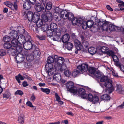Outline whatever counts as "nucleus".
<instances>
[{
  "mask_svg": "<svg viewBox=\"0 0 124 124\" xmlns=\"http://www.w3.org/2000/svg\"><path fill=\"white\" fill-rule=\"evenodd\" d=\"M55 62V59L52 56H49L47 58V62L48 63L45 65V68L46 72L48 74L51 72L53 69V65L51 63Z\"/></svg>",
  "mask_w": 124,
  "mask_h": 124,
  "instance_id": "obj_1",
  "label": "nucleus"
},
{
  "mask_svg": "<svg viewBox=\"0 0 124 124\" xmlns=\"http://www.w3.org/2000/svg\"><path fill=\"white\" fill-rule=\"evenodd\" d=\"M103 85L106 87L105 91L109 94L111 93L115 90V88L112 84V82L109 79H108L105 82H104Z\"/></svg>",
  "mask_w": 124,
  "mask_h": 124,
  "instance_id": "obj_2",
  "label": "nucleus"
},
{
  "mask_svg": "<svg viewBox=\"0 0 124 124\" xmlns=\"http://www.w3.org/2000/svg\"><path fill=\"white\" fill-rule=\"evenodd\" d=\"M67 91L70 93H77L78 92V87L75 86L74 83L71 81L68 82L66 84Z\"/></svg>",
  "mask_w": 124,
  "mask_h": 124,
  "instance_id": "obj_3",
  "label": "nucleus"
},
{
  "mask_svg": "<svg viewBox=\"0 0 124 124\" xmlns=\"http://www.w3.org/2000/svg\"><path fill=\"white\" fill-rule=\"evenodd\" d=\"M55 59V62L56 64L57 65V67L54 66L55 68L57 70H58V66H61L62 64H63L65 61L64 58L62 57L58 56L57 55L54 56Z\"/></svg>",
  "mask_w": 124,
  "mask_h": 124,
  "instance_id": "obj_4",
  "label": "nucleus"
},
{
  "mask_svg": "<svg viewBox=\"0 0 124 124\" xmlns=\"http://www.w3.org/2000/svg\"><path fill=\"white\" fill-rule=\"evenodd\" d=\"M31 40H27L24 43L23 47L26 50H30L33 49L36 46L33 44L31 42Z\"/></svg>",
  "mask_w": 124,
  "mask_h": 124,
  "instance_id": "obj_5",
  "label": "nucleus"
},
{
  "mask_svg": "<svg viewBox=\"0 0 124 124\" xmlns=\"http://www.w3.org/2000/svg\"><path fill=\"white\" fill-rule=\"evenodd\" d=\"M23 15V17L24 19H28L29 21H31L32 20L33 15V12L31 11H29L26 13V12H24Z\"/></svg>",
  "mask_w": 124,
  "mask_h": 124,
  "instance_id": "obj_6",
  "label": "nucleus"
},
{
  "mask_svg": "<svg viewBox=\"0 0 124 124\" xmlns=\"http://www.w3.org/2000/svg\"><path fill=\"white\" fill-rule=\"evenodd\" d=\"M32 50H33V51L31 53L32 55L34 56L35 58H39L41 54V53L39 50V48L37 46H36Z\"/></svg>",
  "mask_w": 124,
  "mask_h": 124,
  "instance_id": "obj_7",
  "label": "nucleus"
},
{
  "mask_svg": "<svg viewBox=\"0 0 124 124\" xmlns=\"http://www.w3.org/2000/svg\"><path fill=\"white\" fill-rule=\"evenodd\" d=\"M78 25L79 26H81L82 29H85V25H86V21L84 19L83 17H79L78 18Z\"/></svg>",
  "mask_w": 124,
  "mask_h": 124,
  "instance_id": "obj_8",
  "label": "nucleus"
},
{
  "mask_svg": "<svg viewBox=\"0 0 124 124\" xmlns=\"http://www.w3.org/2000/svg\"><path fill=\"white\" fill-rule=\"evenodd\" d=\"M45 5H41L39 3H36L35 6V8L36 10L38 12H41L42 11H43V13L45 11V9L44 7Z\"/></svg>",
  "mask_w": 124,
  "mask_h": 124,
  "instance_id": "obj_9",
  "label": "nucleus"
},
{
  "mask_svg": "<svg viewBox=\"0 0 124 124\" xmlns=\"http://www.w3.org/2000/svg\"><path fill=\"white\" fill-rule=\"evenodd\" d=\"M108 29L110 31H120L121 29L120 27H118L113 24H110L109 25Z\"/></svg>",
  "mask_w": 124,
  "mask_h": 124,
  "instance_id": "obj_10",
  "label": "nucleus"
},
{
  "mask_svg": "<svg viewBox=\"0 0 124 124\" xmlns=\"http://www.w3.org/2000/svg\"><path fill=\"white\" fill-rule=\"evenodd\" d=\"M88 65L84 63H83L81 65L78 66L77 69L80 70L81 72H83V71L84 72H86L88 70Z\"/></svg>",
  "mask_w": 124,
  "mask_h": 124,
  "instance_id": "obj_11",
  "label": "nucleus"
},
{
  "mask_svg": "<svg viewBox=\"0 0 124 124\" xmlns=\"http://www.w3.org/2000/svg\"><path fill=\"white\" fill-rule=\"evenodd\" d=\"M80 95L81 97L83 99H85L87 97L86 93L85 90L83 88H79L78 90V92Z\"/></svg>",
  "mask_w": 124,
  "mask_h": 124,
  "instance_id": "obj_12",
  "label": "nucleus"
},
{
  "mask_svg": "<svg viewBox=\"0 0 124 124\" xmlns=\"http://www.w3.org/2000/svg\"><path fill=\"white\" fill-rule=\"evenodd\" d=\"M15 59L17 62H22L24 60V56L23 55L20 53H18L15 57Z\"/></svg>",
  "mask_w": 124,
  "mask_h": 124,
  "instance_id": "obj_13",
  "label": "nucleus"
},
{
  "mask_svg": "<svg viewBox=\"0 0 124 124\" xmlns=\"http://www.w3.org/2000/svg\"><path fill=\"white\" fill-rule=\"evenodd\" d=\"M40 14L38 12H34L33 15L32 21L35 23H37L39 19ZM38 23V22H37Z\"/></svg>",
  "mask_w": 124,
  "mask_h": 124,
  "instance_id": "obj_14",
  "label": "nucleus"
},
{
  "mask_svg": "<svg viewBox=\"0 0 124 124\" xmlns=\"http://www.w3.org/2000/svg\"><path fill=\"white\" fill-rule=\"evenodd\" d=\"M70 36L68 33H66L62 36L61 40L64 43L68 42L70 39Z\"/></svg>",
  "mask_w": 124,
  "mask_h": 124,
  "instance_id": "obj_15",
  "label": "nucleus"
},
{
  "mask_svg": "<svg viewBox=\"0 0 124 124\" xmlns=\"http://www.w3.org/2000/svg\"><path fill=\"white\" fill-rule=\"evenodd\" d=\"M17 40L20 44H23L26 42L25 37L22 34H20L19 35Z\"/></svg>",
  "mask_w": 124,
  "mask_h": 124,
  "instance_id": "obj_16",
  "label": "nucleus"
},
{
  "mask_svg": "<svg viewBox=\"0 0 124 124\" xmlns=\"http://www.w3.org/2000/svg\"><path fill=\"white\" fill-rule=\"evenodd\" d=\"M74 43L77 50H79L82 49V45L78 40H75L74 41Z\"/></svg>",
  "mask_w": 124,
  "mask_h": 124,
  "instance_id": "obj_17",
  "label": "nucleus"
},
{
  "mask_svg": "<svg viewBox=\"0 0 124 124\" xmlns=\"http://www.w3.org/2000/svg\"><path fill=\"white\" fill-rule=\"evenodd\" d=\"M74 43L77 50H79L82 49V45L78 40H75L74 41Z\"/></svg>",
  "mask_w": 124,
  "mask_h": 124,
  "instance_id": "obj_18",
  "label": "nucleus"
},
{
  "mask_svg": "<svg viewBox=\"0 0 124 124\" xmlns=\"http://www.w3.org/2000/svg\"><path fill=\"white\" fill-rule=\"evenodd\" d=\"M25 31L23 26L21 25L17 27L16 31L18 33H19V34H24Z\"/></svg>",
  "mask_w": 124,
  "mask_h": 124,
  "instance_id": "obj_19",
  "label": "nucleus"
},
{
  "mask_svg": "<svg viewBox=\"0 0 124 124\" xmlns=\"http://www.w3.org/2000/svg\"><path fill=\"white\" fill-rule=\"evenodd\" d=\"M61 78V76L59 73L55 74L53 77V79H55L57 82L60 81Z\"/></svg>",
  "mask_w": 124,
  "mask_h": 124,
  "instance_id": "obj_20",
  "label": "nucleus"
},
{
  "mask_svg": "<svg viewBox=\"0 0 124 124\" xmlns=\"http://www.w3.org/2000/svg\"><path fill=\"white\" fill-rule=\"evenodd\" d=\"M23 7L25 9L28 10L30 9L31 8V5L26 0L24 2Z\"/></svg>",
  "mask_w": 124,
  "mask_h": 124,
  "instance_id": "obj_21",
  "label": "nucleus"
},
{
  "mask_svg": "<svg viewBox=\"0 0 124 124\" xmlns=\"http://www.w3.org/2000/svg\"><path fill=\"white\" fill-rule=\"evenodd\" d=\"M109 25V23L108 22L105 21V23H104L103 26L101 27V29L103 31H107Z\"/></svg>",
  "mask_w": 124,
  "mask_h": 124,
  "instance_id": "obj_22",
  "label": "nucleus"
},
{
  "mask_svg": "<svg viewBox=\"0 0 124 124\" xmlns=\"http://www.w3.org/2000/svg\"><path fill=\"white\" fill-rule=\"evenodd\" d=\"M65 44V47L69 50H71L72 48L73 45L70 42H67Z\"/></svg>",
  "mask_w": 124,
  "mask_h": 124,
  "instance_id": "obj_23",
  "label": "nucleus"
},
{
  "mask_svg": "<svg viewBox=\"0 0 124 124\" xmlns=\"http://www.w3.org/2000/svg\"><path fill=\"white\" fill-rule=\"evenodd\" d=\"M50 29L53 30V32H56L57 30V26L56 24L54 23H51L50 25Z\"/></svg>",
  "mask_w": 124,
  "mask_h": 124,
  "instance_id": "obj_24",
  "label": "nucleus"
},
{
  "mask_svg": "<svg viewBox=\"0 0 124 124\" xmlns=\"http://www.w3.org/2000/svg\"><path fill=\"white\" fill-rule=\"evenodd\" d=\"M10 35L12 38L16 39L18 35V33L16 31L13 30L10 32Z\"/></svg>",
  "mask_w": 124,
  "mask_h": 124,
  "instance_id": "obj_25",
  "label": "nucleus"
},
{
  "mask_svg": "<svg viewBox=\"0 0 124 124\" xmlns=\"http://www.w3.org/2000/svg\"><path fill=\"white\" fill-rule=\"evenodd\" d=\"M110 99V97L109 95L107 94H104L102 95L101 99L102 100H105L106 101H109Z\"/></svg>",
  "mask_w": 124,
  "mask_h": 124,
  "instance_id": "obj_26",
  "label": "nucleus"
},
{
  "mask_svg": "<svg viewBox=\"0 0 124 124\" xmlns=\"http://www.w3.org/2000/svg\"><path fill=\"white\" fill-rule=\"evenodd\" d=\"M97 50L96 48L93 47H92L88 48L89 52L91 54L93 55L96 52Z\"/></svg>",
  "mask_w": 124,
  "mask_h": 124,
  "instance_id": "obj_27",
  "label": "nucleus"
},
{
  "mask_svg": "<svg viewBox=\"0 0 124 124\" xmlns=\"http://www.w3.org/2000/svg\"><path fill=\"white\" fill-rule=\"evenodd\" d=\"M86 25H85L86 28L87 27L89 28H91L93 26V25L94 24V23L92 21H91L90 20H88L87 22L86 21Z\"/></svg>",
  "mask_w": 124,
  "mask_h": 124,
  "instance_id": "obj_28",
  "label": "nucleus"
},
{
  "mask_svg": "<svg viewBox=\"0 0 124 124\" xmlns=\"http://www.w3.org/2000/svg\"><path fill=\"white\" fill-rule=\"evenodd\" d=\"M20 79L21 80H23L24 79L23 77L20 74H19L17 76L15 77V79L17 81L18 83L20 84L21 83Z\"/></svg>",
  "mask_w": 124,
  "mask_h": 124,
  "instance_id": "obj_29",
  "label": "nucleus"
},
{
  "mask_svg": "<svg viewBox=\"0 0 124 124\" xmlns=\"http://www.w3.org/2000/svg\"><path fill=\"white\" fill-rule=\"evenodd\" d=\"M45 15L47 16L49 19V22H50L52 20L53 16L52 13L50 11H47Z\"/></svg>",
  "mask_w": 124,
  "mask_h": 124,
  "instance_id": "obj_30",
  "label": "nucleus"
},
{
  "mask_svg": "<svg viewBox=\"0 0 124 124\" xmlns=\"http://www.w3.org/2000/svg\"><path fill=\"white\" fill-rule=\"evenodd\" d=\"M18 40L17 39H13L11 41L12 46L15 48L18 45Z\"/></svg>",
  "mask_w": 124,
  "mask_h": 124,
  "instance_id": "obj_31",
  "label": "nucleus"
},
{
  "mask_svg": "<svg viewBox=\"0 0 124 124\" xmlns=\"http://www.w3.org/2000/svg\"><path fill=\"white\" fill-rule=\"evenodd\" d=\"M24 118L23 115L20 114V116L18 117V123L20 124H23L24 123Z\"/></svg>",
  "mask_w": 124,
  "mask_h": 124,
  "instance_id": "obj_32",
  "label": "nucleus"
},
{
  "mask_svg": "<svg viewBox=\"0 0 124 124\" xmlns=\"http://www.w3.org/2000/svg\"><path fill=\"white\" fill-rule=\"evenodd\" d=\"M4 48L6 49H9L12 47L11 44L9 42H6L3 45Z\"/></svg>",
  "mask_w": 124,
  "mask_h": 124,
  "instance_id": "obj_33",
  "label": "nucleus"
},
{
  "mask_svg": "<svg viewBox=\"0 0 124 124\" xmlns=\"http://www.w3.org/2000/svg\"><path fill=\"white\" fill-rule=\"evenodd\" d=\"M56 35L53 36V39L54 41H57L59 39H60V35L61 33H59V35H58V32L57 31L55 32Z\"/></svg>",
  "mask_w": 124,
  "mask_h": 124,
  "instance_id": "obj_34",
  "label": "nucleus"
},
{
  "mask_svg": "<svg viewBox=\"0 0 124 124\" xmlns=\"http://www.w3.org/2000/svg\"><path fill=\"white\" fill-rule=\"evenodd\" d=\"M70 21H71L72 24L74 25H78V18L74 17Z\"/></svg>",
  "mask_w": 124,
  "mask_h": 124,
  "instance_id": "obj_35",
  "label": "nucleus"
},
{
  "mask_svg": "<svg viewBox=\"0 0 124 124\" xmlns=\"http://www.w3.org/2000/svg\"><path fill=\"white\" fill-rule=\"evenodd\" d=\"M89 73L91 74H94L96 71L95 68L93 67H90L88 69Z\"/></svg>",
  "mask_w": 124,
  "mask_h": 124,
  "instance_id": "obj_36",
  "label": "nucleus"
},
{
  "mask_svg": "<svg viewBox=\"0 0 124 124\" xmlns=\"http://www.w3.org/2000/svg\"><path fill=\"white\" fill-rule=\"evenodd\" d=\"M10 52L13 56H16L18 53L15 48L12 47L10 49Z\"/></svg>",
  "mask_w": 124,
  "mask_h": 124,
  "instance_id": "obj_37",
  "label": "nucleus"
},
{
  "mask_svg": "<svg viewBox=\"0 0 124 124\" xmlns=\"http://www.w3.org/2000/svg\"><path fill=\"white\" fill-rule=\"evenodd\" d=\"M35 58L34 56L32 55V54L30 55H27L26 56V59L27 61L29 62H31Z\"/></svg>",
  "mask_w": 124,
  "mask_h": 124,
  "instance_id": "obj_38",
  "label": "nucleus"
},
{
  "mask_svg": "<svg viewBox=\"0 0 124 124\" xmlns=\"http://www.w3.org/2000/svg\"><path fill=\"white\" fill-rule=\"evenodd\" d=\"M105 21H103L101 19H100L98 22V26L100 29H101V27L102 26L104 23H105Z\"/></svg>",
  "mask_w": 124,
  "mask_h": 124,
  "instance_id": "obj_39",
  "label": "nucleus"
},
{
  "mask_svg": "<svg viewBox=\"0 0 124 124\" xmlns=\"http://www.w3.org/2000/svg\"><path fill=\"white\" fill-rule=\"evenodd\" d=\"M116 91L118 93H121L123 90V88L120 84H116Z\"/></svg>",
  "mask_w": 124,
  "mask_h": 124,
  "instance_id": "obj_40",
  "label": "nucleus"
},
{
  "mask_svg": "<svg viewBox=\"0 0 124 124\" xmlns=\"http://www.w3.org/2000/svg\"><path fill=\"white\" fill-rule=\"evenodd\" d=\"M41 91L47 94H48L50 92V89L48 88H40Z\"/></svg>",
  "mask_w": 124,
  "mask_h": 124,
  "instance_id": "obj_41",
  "label": "nucleus"
},
{
  "mask_svg": "<svg viewBox=\"0 0 124 124\" xmlns=\"http://www.w3.org/2000/svg\"><path fill=\"white\" fill-rule=\"evenodd\" d=\"M15 48L16 51L18 53L21 52L23 48L22 46L20 45H18L14 48Z\"/></svg>",
  "mask_w": 124,
  "mask_h": 124,
  "instance_id": "obj_42",
  "label": "nucleus"
},
{
  "mask_svg": "<svg viewBox=\"0 0 124 124\" xmlns=\"http://www.w3.org/2000/svg\"><path fill=\"white\" fill-rule=\"evenodd\" d=\"M42 20L43 22H46L47 21L49 22V19L46 15L45 14H42L41 16Z\"/></svg>",
  "mask_w": 124,
  "mask_h": 124,
  "instance_id": "obj_43",
  "label": "nucleus"
},
{
  "mask_svg": "<svg viewBox=\"0 0 124 124\" xmlns=\"http://www.w3.org/2000/svg\"><path fill=\"white\" fill-rule=\"evenodd\" d=\"M106 54H107L109 56H111L112 57H113L115 55V53L114 51L112 50H110L109 49L106 52Z\"/></svg>",
  "mask_w": 124,
  "mask_h": 124,
  "instance_id": "obj_44",
  "label": "nucleus"
},
{
  "mask_svg": "<svg viewBox=\"0 0 124 124\" xmlns=\"http://www.w3.org/2000/svg\"><path fill=\"white\" fill-rule=\"evenodd\" d=\"M11 95V94L10 92L8 91H6L5 93L3 94V98H6L7 99L9 98Z\"/></svg>",
  "mask_w": 124,
  "mask_h": 124,
  "instance_id": "obj_45",
  "label": "nucleus"
},
{
  "mask_svg": "<svg viewBox=\"0 0 124 124\" xmlns=\"http://www.w3.org/2000/svg\"><path fill=\"white\" fill-rule=\"evenodd\" d=\"M80 72V70L79 69H77V70H73L71 75L75 77Z\"/></svg>",
  "mask_w": 124,
  "mask_h": 124,
  "instance_id": "obj_46",
  "label": "nucleus"
},
{
  "mask_svg": "<svg viewBox=\"0 0 124 124\" xmlns=\"http://www.w3.org/2000/svg\"><path fill=\"white\" fill-rule=\"evenodd\" d=\"M93 101H92L93 102V103L95 104L97 103L99 101V99L98 97L96 95L93 96Z\"/></svg>",
  "mask_w": 124,
  "mask_h": 124,
  "instance_id": "obj_47",
  "label": "nucleus"
},
{
  "mask_svg": "<svg viewBox=\"0 0 124 124\" xmlns=\"http://www.w3.org/2000/svg\"><path fill=\"white\" fill-rule=\"evenodd\" d=\"M109 48L106 46H103L101 47L100 49L101 51L104 54H106V52L109 49Z\"/></svg>",
  "mask_w": 124,
  "mask_h": 124,
  "instance_id": "obj_48",
  "label": "nucleus"
},
{
  "mask_svg": "<svg viewBox=\"0 0 124 124\" xmlns=\"http://www.w3.org/2000/svg\"><path fill=\"white\" fill-rule=\"evenodd\" d=\"M53 30L50 29H48L46 31V34L47 36L48 37H51L53 35Z\"/></svg>",
  "mask_w": 124,
  "mask_h": 124,
  "instance_id": "obj_49",
  "label": "nucleus"
},
{
  "mask_svg": "<svg viewBox=\"0 0 124 124\" xmlns=\"http://www.w3.org/2000/svg\"><path fill=\"white\" fill-rule=\"evenodd\" d=\"M89 45V43L87 41L84 40L83 42L82 45L83 48H86L88 47Z\"/></svg>",
  "mask_w": 124,
  "mask_h": 124,
  "instance_id": "obj_50",
  "label": "nucleus"
},
{
  "mask_svg": "<svg viewBox=\"0 0 124 124\" xmlns=\"http://www.w3.org/2000/svg\"><path fill=\"white\" fill-rule=\"evenodd\" d=\"M9 8L13 10L16 11L17 9V5L16 3H15L14 5H11Z\"/></svg>",
  "mask_w": 124,
  "mask_h": 124,
  "instance_id": "obj_51",
  "label": "nucleus"
},
{
  "mask_svg": "<svg viewBox=\"0 0 124 124\" xmlns=\"http://www.w3.org/2000/svg\"><path fill=\"white\" fill-rule=\"evenodd\" d=\"M87 97H86L85 99H87L89 101H93V97L91 93H89L88 95L86 94Z\"/></svg>",
  "mask_w": 124,
  "mask_h": 124,
  "instance_id": "obj_52",
  "label": "nucleus"
},
{
  "mask_svg": "<svg viewBox=\"0 0 124 124\" xmlns=\"http://www.w3.org/2000/svg\"><path fill=\"white\" fill-rule=\"evenodd\" d=\"M3 40L5 42H8L11 40V39L9 37L6 35L3 37Z\"/></svg>",
  "mask_w": 124,
  "mask_h": 124,
  "instance_id": "obj_53",
  "label": "nucleus"
},
{
  "mask_svg": "<svg viewBox=\"0 0 124 124\" xmlns=\"http://www.w3.org/2000/svg\"><path fill=\"white\" fill-rule=\"evenodd\" d=\"M52 3L50 2H48L46 4V8L47 10H50L52 8Z\"/></svg>",
  "mask_w": 124,
  "mask_h": 124,
  "instance_id": "obj_54",
  "label": "nucleus"
},
{
  "mask_svg": "<svg viewBox=\"0 0 124 124\" xmlns=\"http://www.w3.org/2000/svg\"><path fill=\"white\" fill-rule=\"evenodd\" d=\"M64 74L65 76L69 77L71 75V72L69 70H66L64 72Z\"/></svg>",
  "mask_w": 124,
  "mask_h": 124,
  "instance_id": "obj_55",
  "label": "nucleus"
},
{
  "mask_svg": "<svg viewBox=\"0 0 124 124\" xmlns=\"http://www.w3.org/2000/svg\"><path fill=\"white\" fill-rule=\"evenodd\" d=\"M43 21L41 19H39V20L38 21V22H37V23H36V26H37V27H40L43 24Z\"/></svg>",
  "mask_w": 124,
  "mask_h": 124,
  "instance_id": "obj_56",
  "label": "nucleus"
},
{
  "mask_svg": "<svg viewBox=\"0 0 124 124\" xmlns=\"http://www.w3.org/2000/svg\"><path fill=\"white\" fill-rule=\"evenodd\" d=\"M38 27L37 26L36 27L33 26H31V30H33L34 32L38 33L39 31V29Z\"/></svg>",
  "mask_w": 124,
  "mask_h": 124,
  "instance_id": "obj_57",
  "label": "nucleus"
},
{
  "mask_svg": "<svg viewBox=\"0 0 124 124\" xmlns=\"http://www.w3.org/2000/svg\"><path fill=\"white\" fill-rule=\"evenodd\" d=\"M26 37L27 40H31L32 41L31 39V37L30 35V34L28 33L26 31H25V32L24 33Z\"/></svg>",
  "mask_w": 124,
  "mask_h": 124,
  "instance_id": "obj_58",
  "label": "nucleus"
},
{
  "mask_svg": "<svg viewBox=\"0 0 124 124\" xmlns=\"http://www.w3.org/2000/svg\"><path fill=\"white\" fill-rule=\"evenodd\" d=\"M68 19L70 21L74 17V15L71 12H68Z\"/></svg>",
  "mask_w": 124,
  "mask_h": 124,
  "instance_id": "obj_59",
  "label": "nucleus"
},
{
  "mask_svg": "<svg viewBox=\"0 0 124 124\" xmlns=\"http://www.w3.org/2000/svg\"><path fill=\"white\" fill-rule=\"evenodd\" d=\"M61 66H59L58 67L59 68L58 69H60V70L62 71H63V70H65L66 68V67L65 66V65L63 63L62 64Z\"/></svg>",
  "mask_w": 124,
  "mask_h": 124,
  "instance_id": "obj_60",
  "label": "nucleus"
},
{
  "mask_svg": "<svg viewBox=\"0 0 124 124\" xmlns=\"http://www.w3.org/2000/svg\"><path fill=\"white\" fill-rule=\"evenodd\" d=\"M108 79H109L108 78V77L105 76H102L100 79V81L101 82H106Z\"/></svg>",
  "mask_w": 124,
  "mask_h": 124,
  "instance_id": "obj_61",
  "label": "nucleus"
},
{
  "mask_svg": "<svg viewBox=\"0 0 124 124\" xmlns=\"http://www.w3.org/2000/svg\"><path fill=\"white\" fill-rule=\"evenodd\" d=\"M42 28L43 29V31H46L49 29V26L46 24H45L42 26Z\"/></svg>",
  "mask_w": 124,
  "mask_h": 124,
  "instance_id": "obj_62",
  "label": "nucleus"
},
{
  "mask_svg": "<svg viewBox=\"0 0 124 124\" xmlns=\"http://www.w3.org/2000/svg\"><path fill=\"white\" fill-rule=\"evenodd\" d=\"M6 54V51L4 49H1L0 50V55L3 56L5 55Z\"/></svg>",
  "mask_w": 124,
  "mask_h": 124,
  "instance_id": "obj_63",
  "label": "nucleus"
},
{
  "mask_svg": "<svg viewBox=\"0 0 124 124\" xmlns=\"http://www.w3.org/2000/svg\"><path fill=\"white\" fill-rule=\"evenodd\" d=\"M36 37L40 40H44L45 39L46 37L45 35H37Z\"/></svg>",
  "mask_w": 124,
  "mask_h": 124,
  "instance_id": "obj_64",
  "label": "nucleus"
}]
</instances>
